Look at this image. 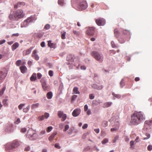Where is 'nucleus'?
I'll use <instances>...</instances> for the list:
<instances>
[{
	"label": "nucleus",
	"mask_w": 152,
	"mask_h": 152,
	"mask_svg": "<svg viewBox=\"0 0 152 152\" xmlns=\"http://www.w3.org/2000/svg\"><path fill=\"white\" fill-rule=\"evenodd\" d=\"M88 7L86 1L81 2L78 6V8L80 10H83L86 9Z\"/></svg>",
	"instance_id": "9"
},
{
	"label": "nucleus",
	"mask_w": 152,
	"mask_h": 152,
	"mask_svg": "<svg viewBox=\"0 0 152 152\" xmlns=\"http://www.w3.org/2000/svg\"><path fill=\"white\" fill-rule=\"evenodd\" d=\"M34 16H31L29 17V22H32L34 20Z\"/></svg>",
	"instance_id": "51"
},
{
	"label": "nucleus",
	"mask_w": 152,
	"mask_h": 152,
	"mask_svg": "<svg viewBox=\"0 0 152 152\" xmlns=\"http://www.w3.org/2000/svg\"><path fill=\"white\" fill-rule=\"evenodd\" d=\"M19 36V34L18 33L14 34H12V37H18Z\"/></svg>",
	"instance_id": "50"
},
{
	"label": "nucleus",
	"mask_w": 152,
	"mask_h": 152,
	"mask_svg": "<svg viewBox=\"0 0 152 152\" xmlns=\"http://www.w3.org/2000/svg\"><path fill=\"white\" fill-rule=\"evenodd\" d=\"M53 127L52 126L48 127L46 130V131L48 132H50L52 129Z\"/></svg>",
	"instance_id": "36"
},
{
	"label": "nucleus",
	"mask_w": 152,
	"mask_h": 152,
	"mask_svg": "<svg viewBox=\"0 0 152 152\" xmlns=\"http://www.w3.org/2000/svg\"><path fill=\"white\" fill-rule=\"evenodd\" d=\"M37 77L36 74H33L30 77V80L32 81H35L36 80Z\"/></svg>",
	"instance_id": "24"
},
{
	"label": "nucleus",
	"mask_w": 152,
	"mask_h": 152,
	"mask_svg": "<svg viewBox=\"0 0 152 152\" xmlns=\"http://www.w3.org/2000/svg\"><path fill=\"white\" fill-rule=\"evenodd\" d=\"M134 141H131L130 142V145L131 146V148H134V147L133 145L134 144Z\"/></svg>",
	"instance_id": "41"
},
{
	"label": "nucleus",
	"mask_w": 152,
	"mask_h": 152,
	"mask_svg": "<svg viewBox=\"0 0 152 152\" xmlns=\"http://www.w3.org/2000/svg\"><path fill=\"white\" fill-rule=\"evenodd\" d=\"M45 118L44 115H42L41 116H39L38 117V119L40 121H42Z\"/></svg>",
	"instance_id": "45"
},
{
	"label": "nucleus",
	"mask_w": 152,
	"mask_h": 152,
	"mask_svg": "<svg viewBox=\"0 0 152 152\" xmlns=\"http://www.w3.org/2000/svg\"><path fill=\"white\" fill-rule=\"evenodd\" d=\"M42 75L41 73H37V78L38 79H40V78L42 77Z\"/></svg>",
	"instance_id": "58"
},
{
	"label": "nucleus",
	"mask_w": 152,
	"mask_h": 152,
	"mask_svg": "<svg viewBox=\"0 0 152 152\" xmlns=\"http://www.w3.org/2000/svg\"><path fill=\"white\" fill-rule=\"evenodd\" d=\"M16 64L17 66H19L20 65H22L21 61L18 60L16 62Z\"/></svg>",
	"instance_id": "28"
},
{
	"label": "nucleus",
	"mask_w": 152,
	"mask_h": 152,
	"mask_svg": "<svg viewBox=\"0 0 152 152\" xmlns=\"http://www.w3.org/2000/svg\"><path fill=\"white\" fill-rule=\"evenodd\" d=\"M50 28V26L49 24H47L44 27V28L46 30H48Z\"/></svg>",
	"instance_id": "43"
},
{
	"label": "nucleus",
	"mask_w": 152,
	"mask_h": 152,
	"mask_svg": "<svg viewBox=\"0 0 152 152\" xmlns=\"http://www.w3.org/2000/svg\"><path fill=\"white\" fill-rule=\"evenodd\" d=\"M39 104L38 103H36L32 105V108L33 109L39 106Z\"/></svg>",
	"instance_id": "40"
},
{
	"label": "nucleus",
	"mask_w": 152,
	"mask_h": 152,
	"mask_svg": "<svg viewBox=\"0 0 152 152\" xmlns=\"http://www.w3.org/2000/svg\"><path fill=\"white\" fill-rule=\"evenodd\" d=\"M119 138V136H116L114 137V139L113 140V143H115L116 141L118 140V139Z\"/></svg>",
	"instance_id": "39"
},
{
	"label": "nucleus",
	"mask_w": 152,
	"mask_h": 152,
	"mask_svg": "<svg viewBox=\"0 0 152 152\" xmlns=\"http://www.w3.org/2000/svg\"><path fill=\"white\" fill-rule=\"evenodd\" d=\"M74 56L71 54L69 55L66 58V60L68 61L67 64L69 65V69L74 68L75 65L74 62Z\"/></svg>",
	"instance_id": "4"
},
{
	"label": "nucleus",
	"mask_w": 152,
	"mask_h": 152,
	"mask_svg": "<svg viewBox=\"0 0 152 152\" xmlns=\"http://www.w3.org/2000/svg\"><path fill=\"white\" fill-rule=\"evenodd\" d=\"M47 96L48 99H51L53 96V93L51 91H50L47 93Z\"/></svg>",
	"instance_id": "25"
},
{
	"label": "nucleus",
	"mask_w": 152,
	"mask_h": 152,
	"mask_svg": "<svg viewBox=\"0 0 152 152\" xmlns=\"http://www.w3.org/2000/svg\"><path fill=\"white\" fill-rule=\"evenodd\" d=\"M124 79H122L120 82V86L121 88H123L124 85Z\"/></svg>",
	"instance_id": "31"
},
{
	"label": "nucleus",
	"mask_w": 152,
	"mask_h": 152,
	"mask_svg": "<svg viewBox=\"0 0 152 152\" xmlns=\"http://www.w3.org/2000/svg\"><path fill=\"white\" fill-rule=\"evenodd\" d=\"M69 128V125H66L64 126V129L63 130L64 131H66Z\"/></svg>",
	"instance_id": "42"
},
{
	"label": "nucleus",
	"mask_w": 152,
	"mask_h": 152,
	"mask_svg": "<svg viewBox=\"0 0 152 152\" xmlns=\"http://www.w3.org/2000/svg\"><path fill=\"white\" fill-rule=\"evenodd\" d=\"M48 45L49 47L51 48H55L56 47L55 44L52 43L51 41L50 40L48 41Z\"/></svg>",
	"instance_id": "20"
},
{
	"label": "nucleus",
	"mask_w": 152,
	"mask_h": 152,
	"mask_svg": "<svg viewBox=\"0 0 152 152\" xmlns=\"http://www.w3.org/2000/svg\"><path fill=\"white\" fill-rule=\"evenodd\" d=\"M49 75L50 76H52L53 75V71L52 70H50L49 71Z\"/></svg>",
	"instance_id": "56"
},
{
	"label": "nucleus",
	"mask_w": 152,
	"mask_h": 152,
	"mask_svg": "<svg viewBox=\"0 0 152 152\" xmlns=\"http://www.w3.org/2000/svg\"><path fill=\"white\" fill-rule=\"evenodd\" d=\"M89 98L91 99H93L94 98V96L93 94H90L89 95Z\"/></svg>",
	"instance_id": "49"
},
{
	"label": "nucleus",
	"mask_w": 152,
	"mask_h": 152,
	"mask_svg": "<svg viewBox=\"0 0 152 152\" xmlns=\"http://www.w3.org/2000/svg\"><path fill=\"white\" fill-rule=\"evenodd\" d=\"M112 104V102H106L104 103L102 107L104 108L108 107L111 106Z\"/></svg>",
	"instance_id": "13"
},
{
	"label": "nucleus",
	"mask_w": 152,
	"mask_h": 152,
	"mask_svg": "<svg viewBox=\"0 0 152 152\" xmlns=\"http://www.w3.org/2000/svg\"><path fill=\"white\" fill-rule=\"evenodd\" d=\"M24 15L22 10H19L14 11L13 14H10L9 16V18L10 20H12L14 18L15 20H18L19 19L23 18Z\"/></svg>",
	"instance_id": "2"
},
{
	"label": "nucleus",
	"mask_w": 152,
	"mask_h": 152,
	"mask_svg": "<svg viewBox=\"0 0 152 152\" xmlns=\"http://www.w3.org/2000/svg\"><path fill=\"white\" fill-rule=\"evenodd\" d=\"M123 33L124 34H130V31L129 30H125L123 31Z\"/></svg>",
	"instance_id": "35"
},
{
	"label": "nucleus",
	"mask_w": 152,
	"mask_h": 152,
	"mask_svg": "<svg viewBox=\"0 0 152 152\" xmlns=\"http://www.w3.org/2000/svg\"><path fill=\"white\" fill-rule=\"evenodd\" d=\"M20 145L18 141L16 140L13 141L12 142H9L5 145V148L6 150L12 149L18 147Z\"/></svg>",
	"instance_id": "3"
},
{
	"label": "nucleus",
	"mask_w": 152,
	"mask_h": 152,
	"mask_svg": "<svg viewBox=\"0 0 152 152\" xmlns=\"http://www.w3.org/2000/svg\"><path fill=\"white\" fill-rule=\"evenodd\" d=\"M67 116L66 114H64V115L62 116V120L63 121H64L66 119Z\"/></svg>",
	"instance_id": "44"
},
{
	"label": "nucleus",
	"mask_w": 152,
	"mask_h": 152,
	"mask_svg": "<svg viewBox=\"0 0 152 152\" xmlns=\"http://www.w3.org/2000/svg\"><path fill=\"white\" fill-rule=\"evenodd\" d=\"M77 96L76 95H73L72 96V100H75V99L77 97Z\"/></svg>",
	"instance_id": "61"
},
{
	"label": "nucleus",
	"mask_w": 152,
	"mask_h": 152,
	"mask_svg": "<svg viewBox=\"0 0 152 152\" xmlns=\"http://www.w3.org/2000/svg\"><path fill=\"white\" fill-rule=\"evenodd\" d=\"M19 44L18 43L16 42L13 44L12 46V51H14L19 46Z\"/></svg>",
	"instance_id": "17"
},
{
	"label": "nucleus",
	"mask_w": 152,
	"mask_h": 152,
	"mask_svg": "<svg viewBox=\"0 0 152 152\" xmlns=\"http://www.w3.org/2000/svg\"><path fill=\"white\" fill-rule=\"evenodd\" d=\"M25 105V104H20L18 106V108L20 110L22 108V107H23Z\"/></svg>",
	"instance_id": "46"
},
{
	"label": "nucleus",
	"mask_w": 152,
	"mask_h": 152,
	"mask_svg": "<svg viewBox=\"0 0 152 152\" xmlns=\"http://www.w3.org/2000/svg\"><path fill=\"white\" fill-rule=\"evenodd\" d=\"M112 95L113 96V99L115 100L116 98L120 99L121 97V95L119 94H116L114 93H112Z\"/></svg>",
	"instance_id": "21"
},
{
	"label": "nucleus",
	"mask_w": 152,
	"mask_h": 152,
	"mask_svg": "<svg viewBox=\"0 0 152 152\" xmlns=\"http://www.w3.org/2000/svg\"><path fill=\"white\" fill-rule=\"evenodd\" d=\"M21 72L24 73L26 72L27 69L26 67L25 66H22L20 67Z\"/></svg>",
	"instance_id": "22"
},
{
	"label": "nucleus",
	"mask_w": 152,
	"mask_h": 152,
	"mask_svg": "<svg viewBox=\"0 0 152 152\" xmlns=\"http://www.w3.org/2000/svg\"><path fill=\"white\" fill-rule=\"evenodd\" d=\"M6 89V87H4L3 88L0 90V96H1L3 94L4 91Z\"/></svg>",
	"instance_id": "26"
},
{
	"label": "nucleus",
	"mask_w": 152,
	"mask_h": 152,
	"mask_svg": "<svg viewBox=\"0 0 152 152\" xmlns=\"http://www.w3.org/2000/svg\"><path fill=\"white\" fill-rule=\"evenodd\" d=\"M102 125L103 126L106 127L108 125V122L106 121H103L102 123Z\"/></svg>",
	"instance_id": "29"
},
{
	"label": "nucleus",
	"mask_w": 152,
	"mask_h": 152,
	"mask_svg": "<svg viewBox=\"0 0 152 152\" xmlns=\"http://www.w3.org/2000/svg\"><path fill=\"white\" fill-rule=\"evenodd\" d=\"M119 120L118 119H113L112 123V125L114 127L110 129L111 132L116 131L119 127Z\"/></svg>",
	"instance_id": "6"
},
{
	"label": "nucleus",
	"mask_w": 152,
	"mask_h": 152,
	"mask_svg": "<svg viewBox=\"0 0 152 152\" xmlns=\"http://www.w3.org/2000/svg\"><path fill=\"white\" fill-rule=\"evenodd\" d=\"M96 24L99 26H103L105 23V20L103 18H99L95 20Z\"/></svg>",
	"instance_id": "8"
},
{
	"label": "nucleus",
	"mask_w": 152,
	"mask_h": 152,
	"mask_svg": "<svg viewBox=\"0 0 152 152\" xmlns=\"http://www.w3.org/2000/svg\"><path fill=\"white\" fill-rule=\"evenodd\" d=\"M73 33L76 35H80V33L78 31H73Z\"/></svg>",
	"instance_id": "52"
},
{
	"label": "nucleus",
	"mask_w": 152,
	"mask_h": 152,
	"mask_svg": "<svg viewBox=\"0 0 152 152\" xmlns=\"http://www.w3.org/2000/svg\"><path fill=\"white\" fill-rule=\"evenodd\" d=\"M38 137V134L36 133H34L30 137L29 139L32 140H35L37 139Z\"/></svg>",
	"instance_id": "19"
},
{
	"label": "nucleus",
	"mask_w": 152,
	"mask_h": 152,
	"mask_svg": "<svg viewBox=\"0 0 152 152\" xmlns=\"http://www.w3.org/2000/svg\"><path fill=\"white\" fill-rule=\"evenodd\" d=\"M95 30V28L92 27H89L86 31L87 34L89 35H92L94 34Z\"/></svg>",
	"instance_id": "10"
},
{
	"label": "nucleus",
	"mask_w": 152,
	"mask_h": 152,
	"mask_svg": "<svg viewBox=\"0 0 152 152\" xmlns=\"http://www.w3.org/2000/svg\"><path fill=\"white\" fill-rule=\"evenodd\" d=\"M81 112L80 109L77 108L75 109L72 113V115L74 117H77L79 115Z\"/></svg>",
	"instance_id": "11"
},
{
	"label": "nucleus",
	"mask_w": 152,
	"mask_h": 152,
	"mask_svg": "<svg viewBox=\"0 0 152 152\" xmlns=\"http://www.w3.org/2000/svg\"><path fill=\"white\" fill-rule=\"evenodd\" d=\"M92 56L97 61L100 62H102L103 60V55L96 51H93L92 52Z\"/></svg>",
	"instance_id": "5"
},
{
	"label": "nucleus",
	"mask_w": 152,
	"mask_h": 152,
	"mask_svg": "<svg viewBox=\"0 0 152 152\" xmlns=\"http://www.w3.org/2000/svg\"><path fill=\"white\" fill-rule=\"evenodd\" d=\"M86 112V113L88 115H89L91 114V111L90 109L88 110Z\"/></svg>",
	"instance_id": "60"
},
{
	"label": "nucleus",
	"mask_w": 152,
	"mask_h": 152,
	"mask_svg": "<svg viewBox=\"0 0 152 152\" xmlns=\"http://www.w3.org/2000/svg\"><path fill=\"white\" fill-rule=\"evenodd\" d=\"M88 109V107L87 104L85 105L84 107V110L85 111H86Z\"/></svg>",
	"instance_id": "53"
},
{
	"label": "nucleus",
	"mask_w": 152,
	"mask_h": 152,
	"mask_svg": "<svg viewBox=\"0 0 152 152\" xmlns=\"http://www.w3.org/2000/svg\"><path fill=\"white\" fill-rule=\"evenodd\" d=\"M57 134L56 132H54L49 136L48 137V140L50 141H52L55 137V136Z\"/></svg>",
	"instance_id": "18"
},
{
	"label": "nucleus",
	"mask_w": 152,
	"mask_h": 152,
	"mask_svg": "<svg viewBox=\"0 0 152 152\" xmlns=\"http://www.w3.org/2000/svg\"><path fill=\"white\" fill-rule=\"evenodd\" d=\"M45 130H42L40 133V134H41V135H42L44 134H45Z\"/></svg>",
	"instance_id": "64"
},
{
	"label": "nucleus",
	"mask_w": 152,
	"mask_h": 152,
	"mask_svg": "<svg viewBox=\"0 0 152 152\" xmlns=\"http://www.w3.org/2000/svg\"><path fill=\"white\" fill-rule=\"evenodd\" d=\"M25 5V3L23 2H19L16 4H15L14 5V8L15 9H17L18 7H20L22 6H23Z\"/></svg>",
	"instance_id": "14"
},
{
	"label": "nucleus",
	"mask_w": 152,
	"mask_h": 152,
	"mask_svg": "<svg viewBox=\"0 0 152 152\" xmlns=\"http://www.w3.org/2000/svg\"><path fill=\"white\" fill-rule=\"evenodd\" d=\"M64 114L63 112L61 111H59L58 113V115L60 118H61Z\"/></svg>",
	"instance_id": "33"
},
{
	"label": "nucleus",
	"mask_w": 152,
	"mask_h": 152,
	"mask_svg": "<svg viewBox=\"0 0 152 152\" xmlns=\"http://www.w3.org/2000/svg\"><path fill=\"white\" fill-rule=\"evenodd\" d=\"M80 69L82 70H85L86 69V67L84 66H80Z\"/></svg>",
	"instance_id": "62"
},
{
	"label": "nucleus",
	"mask_w": 152,
	"mask_h": 152,
	"mask_svg": "<svg viewBox=\"0 0 152 152\" xmlns=\"http://www.w3.org/2000/svg\"><path fill=\"white\" fill-rule=\"evenodd\" d=\"M8 100L7 99H4L3 100L2 103L4 106H8L7 103V101Z\"/></svg>",
	"instance_id": "27"
},
{
	"label": "nucleus",
	"mask_w": 152,
	"mask_h": 152,
	"mask_svg": "<svg viewBox=\"0 0 152 152\" xmlns=\"http://www.w3.org/2000/svg\"><path fill=\"white\" fill-rule=\"evenodd\" d=\"M54 146L55 148H56L58 149H60L61 148V147L57 143L55 144Z\"/></svg>",
	"instance_id": "57"
},
{
	"label": "nucleus",
	"mask_w": 152,
	"mask_h": 152,
	"mask_svg": "<svg viewBox=\"0 0 152 152\" xmlns=\"http://www.w3.org/2000/svg\"><path fill=\"white\" fill-rule=\"evenodd\" d=\"M146 137H143V140H147L150 138V134L149 133H146Z\"/></svg>",
	"instance_id": "32"
},
{
	"label": "nucleus",
	"mask_w": 152,
	"mask_h": 152,
	"mask_svg": "<svg viewBox=\"0 0 152 152\" xmlns=\"http://www.w3.org/2000/svg\"><path fill=\"white\" fill-rule=\"evenodd\" d=\"M32 57H34L36 60H39V57L38 55L37 54L32 55Z\"/></svg>",
	"instance_id": "34"
},
{
	"label": "nucleus",
	"mask_w": 152,
	"mask_h": 152,
	"mask_svg": "<svg viewBox=\"0 0 152 152\" xmlns=\"http://www.w3.org/2000/svg\"><path fill=\"white\" fill-rule=\"evenodd\" d=\"M7 74V71L5 68H3L0 71V83L5 79Z\"/></svg>",
	"instance_id": "7"
},
{
	"label": "nucleus",
	"mask_w": 152,
	"mask_h": 152,
	"mask_svg": "<svg viewBox=\"0 0 152 152\" xmlns=\"http://www.w3.org/2000/svg\"><path fill=\"white\" fill-rule=\"evenodd\" d=\"M147 149L149 151H151L152 150V146L151 145H149L147 147Z\"/></svg>",
	"instance_id": "55"
},
{
	"label": "nucleus",
	"mask_w": 152,
	"mask_h": 152,
	"mask_svg": "<svg viewBox=\"0 0 152 152\" xmlns=\"http://www.w3.org/2000/svg\"><path fill=\"white\" fill-rule=\"evenodd\" d=\"M41 83L42 87L43 89L44 90H46L47 89L48 86L46 82L45 81H43L42 80Z\"/></svg>",
	"instance_id": "16"
},
{
	"label": "nucleus",
	"mask_w": 152,
	"mask_h": 152,
	"mask_svg": "<svg viewBox=\"0 0 152 152\" xmlns=\"http://www.w3.org/2000/svg\"><path fill=\"white\" fill-rule=\"evenodd\" d=\"M73 91L74 93L75 94H79L80 93V92L78 91V88L77 87L74 88Z\"/></svg>",
	"instance_id": "23"
},
{
	"label": "nucleus",
	"mask_w": 152,
	"mask_h": 152,
	"mask_svg": "<svg viewBox=\"0 0 152 152\" xmlns=\"http://www.w3.org/2000/svg\"><path fill=\"white\" fill-rule=\"evenodd\" d=\"M44 115L45 118L46 119H47L49 117L50 115L48 113H45Z\"/></svg>",
	"instance_id": "48"
},
{
	"label": "nucleus",
	"mask_w": 152,
	"mask_h": 152,
	"mask_svg": "<svg viewBox=\"0 0 152 152\" xmlns=\"http://www.w3.org/2000/svg\"><path fill=\"white\" fill-rule=\"evenodd\" d=\"M20 122V120L19 118H18L17 120L15 122V124H18Z\"/></svg>",
	"instance_id": "63"
},
{
	"label": "nucleus",
	"mask_w": 152,
	"mask_h": 152,
	"mask_svg": "<svg viewBox=\"0 0 152 152\" xmlns=\"http://www.w3.org/2000/svg\"><path fill=\"white\" fill-rule=\"evenodd\" d=\"M114 33L116 37H117L119 35V32L117 29H115L114 30Z\"/></svg>",
	"instance_id": "30"
},
{
	"label": "nucleus",
	"mask_w": 152,
	"mask_h": 152,
	"mask_svg": "<svg viewBox=\"0 0 152 152\" xmlns=\"http://www.w3.org/2000/svg\"><path fill=\"white\" fill-rule=\"evenodd\" d=\"M91 86L93 89L97 90H101L103 88V86L102 85L98 86L95 84H91Z\"/></svg>",
	"instance_id": "12"
},
{
	"label": "nucleus",
	"mask_w": 152,
	"mask_h": 152,
	"mask_svg": "<svg viewBox=\"0 0 152 152\" xmlns=\"http://www.w3.org/2000/svg\"><path fill=\"white\" fill-rule=\"evenodd\" d=\"M145 119L143 113L140 111L134 113L131 116V123L133 125H137Z\"/></svg>",
	"instance_id": "1"
},
{
	"label": "nucleus",
	"mask_w": 152,
	"mask_h": 152,
	"mask_svg": "<svg viewBox=\"0 0 152 152\" xmlns=\"http://www.w3.org/2000/svg\"><path fill=\"white\" fill-rule=\"evenodd\" d=\"M88 125L87 124H84L82 126V128L83 129L87 128L88 127Z\"/></svg>",
	"instance_id": "54"
},
{
	"label": "nucleus",
	"mask_w": 152,
	"mask_h": 152,
	"mask_svg": "<svg viewBox=\"0 0 152 152\" xmlns=\"http://www.w3.org/2000/svg\"><path fill=\"white\" fill-rule=\"evenodd\" d=\"M26 128H23L21 129V132L22 133H24L26 132Z\"/></svg>",
	"instance_id": "59"
},
{
	"label": "nucleus",
	"mask_w": 152,
	"mask_h": 152,
	"mask_svg": "<svg viewBox=\"0 0 152 152\" xmlns=\"http://www.w3.org/2000/svg\"><path fill=\"white\" fill-rule=\"evenodd\" d=\"M108 141V140L107 138H104L103 141H102V143L104 144L107 143Z\"/></svg>",
	"instance_id": "37"
},
{
	"label": "nucleus",
	"mask_w": 152,
	"mask_h": 152,
	"mask_svg": "<svg viewBox=\"0 0 152 152\" xmlns=\"http://www.w3.org/2000/svg\"><path fill=\"white\" fill-rule=\"evenodd\" d=\"M118 41L121 43H123L125 42L124 39H119Z\"/></svg>",
	"instance_id": "47"
},
{
	"label": "nucleus",
	"mask_w": 152,
	"mask_h": 152,
	"mask_svg": "<svg viewBox=\"0 0 152 152\" xmlns=\"http://www.w3.org/2000/svg\"><path fill=\"white\" fill-rule=\"evenodd\" d=\"M148 125L149 126H151L152 125V120L146 121L145 122L144 127V129H145L146 128L147 129L146 126Z\"/></svg>",
	"instance_id": "15"
},
{
	"label": "nucleus",
	"mask_w": 152,
	"mask_h": 152,
	"mask_svg": "<svg viewBox=\"0 0 152 152\" xmlns=\"http://www.w3.org/2000/svg\"><path fill=\"white\" fill-rule=\"evenodd\" d=\"M58 3L61 6H63L64 4V1L63 0H58Z\"/></svg>",
	"instance_id": "38"
}]
</instances>
